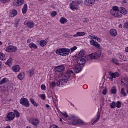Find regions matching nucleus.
<instances>
[{"instance_id": "nucleus-1", "label": "nucleus", "mask_w": 128, "mask_h": 128, "mask_svg": "<svg viewBox=\"0 0 128 128\" xmlns=\"http://www.w3.org/2000/svg\"><path fill=\"white\" fill-rule=\"evenodd\" d=\"M110 14L115 18H122V14H128V10L124 8H120V9L117 6H113L110 12Z\"/></svg>"}, {"instance_id": "nucleus-2", "label": "nucleus", "mask_w": 128, "mask_h": 128, "mask_svg": "<svg viewBox=\"0 0 128 128\" xmlns=\"http://www.w3.org/2000/svg\"><path fill=\"white\" fill-rule=\"evenodd\" d=\"M102 56V51L98 50L95 52L94 53H92L86 56L87 60H92V58H100Z\"/></svg>"}, {"instance_id": "nucleus-3", "label": "nucleus", "mask_w": 128, "mask_h": 128, "mask_svg": "<svg viewBox=\"0 0 128 128\" xmlns=\"http://www.w3.org/2000/svg\"><path fill=\"white\" fill-rule=\"evenodd\" d=\"M57 54L66 56L70 54V50L66 48H59L56 51Z\"/></svg>"}, {"instance_id": "nucleus-4", "label": "nucleus", "mask_w": 128, "mask_h": 128, "mask_svg": "<svg viewBox=\"0 0 128 128\" xmlns=\"http://www.w3.org/2000/svg\"><path fill=\"white\" fill-rule=\"evenodd\" d=\"M28 122L32 124V126H36L38 124H40V120H38V118H31L28 120Z\"/></svg>"}, {"instance_id": "nucleus-5", "label": "nucleus", "mask_w": 128, "mask_h": 128, "mask_svg": "<svg viewBox=\"0 0 128 128\" xmlns=\"http://www.w3.org/2000/svg\"><path fill=\"white\" fill-rule=\"evenodd\" d=\"M20 104L24 106H26V108H28V106H30V102L26 98H22L20 100Z\"/></svg>"}, {"instance_id": "nucleus-6", "label": "nucleus", "mask_w": 128, "mask_h": 128, "mask_svg": "<svg viewBox=\"0 0 128 128\" xmlns=\"http://www.w3.org/2000/svg\"><path fill=\"white\" fill-rule=\"evenodd\" d=\"M16 50H18V48L14 46H9L6 49V52H16Z\"/></svg>"}, {"instance_id": "nucleus-7", "label": "nucleus", "mask_w": 128, "mask_h": 128, "mask_svg": "<svg viewBox=\"0 0 128 128\" xmlns=\"http://www.w3.org/2000/svg\"><path fill=\"white\" fill-rule=\"evenodd\" d=\"M118 76H120V74L118 72H109V76H108V78L112 82L114 80V78H118Z\"/></svg>"}, {"instance_id": "nucleus-8", "label": "nucleus", "mask_w": 128, "mask_h": 128, "mask_svg": "<svg viewBox=\"0 0 128 128\" xmlns=\"http://www.w3.org/2000/svg\"><path fill=\"white\" fill-rule=\"evenodd\" d=\"M70 8L72 10H78L80 8V6L74 2V0H73L70 4Z\"/></svg>"}, {"instance_id": "nucleus-9", "label": "nucleus", "mask_w": 128, "mask_h": 128, "mask_svg": "<svg viewBox=\"0 0 128 128\" xmlns=\"http://www.w3.org/2000/svg\"><path fill=\"white\" fill-rule=\"evenodd\" d=\"M90 44L91 46H94L98 50H102V47L100 46V44H98V42L94 41V40H90Z\"/></svg>"}, {"instance_id": "nucleus-10", "label": "nucleus", "mask_w": 128, "mask_h": 128, "mask_svg": "<svg viewBox=\"0 0 128 128\" xmlns=\"http://www.w3.org/2000/svg\"><path fill=\"white\" fill-rule=\"evenodd\" d=\"M24 4V0H14L13 5L14 6H20Z\"/></svg>"}, {"instance_id": "nucleus-11", "label": "nucleus", "mask_w": 128, "mask_h": 128, "mask_svg": "<svg viewBox=\"0 0 128 128\" xmlns=\"http://www.w3.org/2000/svg\"><path fill=\"white\" fill-rule=\"evenodd\" d=\"M95 2L96 0H85L84 4L86 6H92Z\"/></svg>"}, {"instance_id": "nucleus-12", "label": "nucleus", "mask_w": 128, "mask_h": 128, "mask_svg": "<svg viewBox=\"0 0 128 128\" xmlns=\"http://www.w3.org/2000/svg\"><path fill=\"white\" fill-rule=\"evenodd\" d=\"M14 118V113L12 112H10L6 116V120L7 122H10Z\"/></svg>"}, {"instance_id": "nucleus-13", "label": "nucleus", "mask_w": 128, "mask_h": 128, "mask_svg": "<svg viewBox=\"0 0 128 128\" xmlns=\"http://www.w3.org/2000/svg\"><path fill=\"white\" fill-rule=\"evenodd\" d=\"M54 70L55 72H64V66L62 65L56 66L54 67Z\"/></svg>"}, {"instance_id": "nucleus-14", "label": "nucleus", "mask_w": 128, "mask_h": 128, "mask_svg": "<svg viewBox=\"0 0 128 128\" xmlns=\"http://www.w3.org/2000/svg\"><path fill=\"white\" fill-rule=\"evenodd\" d=\"M82 68L80 65L78 64H76L74 65V70L75 74H78V72H81Z\"/></svg>"}, {"instance_id": "nucleus-15", "label": "nucleus", "mask_w": 128, "mask_h": 128, "mask_svg": "<svg viewBox=\"0 0 128 128\" xmlns=\"http://www.w3.org/2000/svg\"><path fill=\"white\" fill-rule=\"evenodd\" d=\"M85 63L86 60H84V58H80L77 59V64H78L79 66H83Z\"/></svg>"}, {"instance_id": "nucleus-16", "label": "nucleus", "mask_w": 128, "mask_h": 128, "mask_svg": "<svg viewBox=\"0 0 128 128\" xmlns=\"http://www.w3.org/2000/svg\"><path fill=\"white\" fill-rule=\"evenodd\" d=\"M66 84V82L64 81V79H62V80H57L56 86H60V84H61L62 86H64Z\"/></svg>"}, {"instance_id": "nucleus-17", "label": "nucleus", "mask_w": 128, "mask_h": 128, "mask_svg": "<svg viewBox=\"0 0 128 128\" xmlns=\"http://www.w3.org/2000/svg\"><path fill=\"white\" fill-rule=\"evenodd\" d=\"M72 124H80L81 126H84V122L81 120H74Z\"/></svg>"}, {"instance_id": "nucleus-18", "label": "nucleus", "mask_w": 128, "mask_h": 128, "mask_svg": "<svg viewBox=\"0 0 128 128\" xmlns=\"http://www.w3.org/2000/svg\"><path fill=\"white\" fill-rule=\"evenodd\" d=\"M24 26H27L29 28H34V24L32 22L26 21L24 22Z\"/></svg>"}, {"instance_id": "nucleus-19", "label": "nucleus", "mask_w": 128, "mask_h": 128, "mask_svg": "<svg viewBox=\"0 0 128 128\" xmlns=\"http://www.w3.org/2000/svg\"><path fill=\"white\" fill-rule=\"evenodd\" d=\"M18 14V12H16V10H10V14H9V16L10 18H14V16H16Z\"/></svg>"}, {"instance_id": "nucleus-20", "label": "nucleus", "mask_w": 128, "mask_h": 128, "mask_svg": "<svg viewBox=\"0 0 128 128\" xmlns=\"http://www.w3.org/2000/svg\"><path fill=\"white\" fill-rule=\"evenodd\" d=\"M110 34L112 36H116V34H118V32L116 29H111L110 31Z\"/></svg>"}, {"instance_id": "nucleus-21", "label": "nucleus", "mask_w": 128, "mask_h": 128, "mask_svg": "<svg viewBox=\"0 0 128 128\" xmlns=\"http://www.w3.org/2000/svg\"><path fill=\"white\" fill-rule=\"evenodd\" d=\"M12 70H13L14 72H20V66L18 65L13 66L12 68Z\"/></svg>"}, {"instance_id": "nucleus-22", "label": "nucleus", "mask_w": 128, "mask_h": 128, "mask_svg": "<svg viewBox=\"0 0 128 128\" xmlns=\"http://www.w3.org/2000/svg\"><path fill=\"white\" fill-rule=\"evenodd\" d=\"M86 33L84 32H78L76 34L73 35V36L74 38H76L78 36H84Z\"/></svg>"}, {"instance_id": "nucleus-23", "label": "nucleus", "mask_w": 128, "mask_h": 128, "mask_svg": "<svg viewBox=\"0 0 128 128\" xmlns=\"http://www.w3.org/2000/svg\"><path fill=\"white\" fill-rule=\"evenodd\" d=\"M64 78L63 80L66 82V83L68 82V80L70 78V74H68L67 72L64 74Z\"/></svg>"}, {"instance_id": "nucleus-24", "label": "nucleus", "mask_w": 128, "mask_h": 128, "mask_svg": "<svg viewBox=\"0 0 128 128\" xmlns=\"http://www.w3.org/2000/svg\"><path fill=\"white\" fill-rule=\"evenodd\" d=\"M24 72H21L18 76V80H22L24 78Z\"/></svg>"}, {"instance_id": "nucleus-25", "label": "nucleus", "mask_w": 128, "mask_h": 128, "mask_svg": "<svg viewBox=\"0 0 128 128\" xmlns=\"http://www.w3.org/2000/svg\"><path fill=\"white\" fill-rule=\"evenodd\" d=\"M30 102H31V104H33V106H38V103L37 102H36L34 100V98H30Z\"/></svg>"}, {"instance_id": "nucleus-26", "label": "nucleus", "mask_w": 128, "mask_h": 128, "mask_svg": "<svg viewBox=\"0 0 128 128\" xmlns=\"http://www.w3.org/2000/svg\"><path fill=\"white\" fill-rule=\"evenodd\" d=\"M5 64L6 66H12V58H9Z\"/></svg>"}, {"instance_id": "nucleus-27", "label": "nucleus", "mask_w": 128, "mask_h": 128, "mask_svg": "<svg viewBox=\"0 0 128 128\" xmlns=\"http://www.w3.org/2000/svg\"><path fill=\"white\" fill-rule=\"evenodd\" d=\"M46 44H48V42H47V40H41L40 41V46H45Z\"/></svg>"}, {"instance_id": "nucleus-28", "label": "nucleus", "mask_w": 128, "mask_h": 128, "mask_svg": "<svg viewBox=\"0 0 128 128\" xmlns=\"http://www.w3.org/2000/svg\"><path fill=\"white\" fill-rule=\"evenodd\" d=\"M8 82V79L6 78H2V80L0 81V86L2 84H6V82Z\"/></svg>"}, {"instance_id": "nucleus-29", "label": "nucleus", "mask_w": 128, "mask_h": 128, "mask_svg": "<svg viewBox=\"0 0 128 128\" xmlns=\"http://www.w3.org/2000/svg\"><path fill=\"white\" fill-rule=\"evenodd\" d=\"M100 112H98L96 115V118L94 121V124H96V122H98L100 120Z\"/></svg>"}, {"instance_id": "nucleus-30", "label": "nucleus", "mask_w": 128, "mask_h": 128, "mask_svg": "<svg viewBox=\"0 0 128 128\" xmlns=\"http://www.w3.org/2000/svg\"><path fill=\"white\" fill-rule=\"evenodd\" d=\"M28 10V4H24L22 9V14H26Z\"/></svg>"}, {"instance_id": "nucleus-31", "label": "nucleus", "mask_w": 128, "mask_h": 128, "mask_svg": "<svg viewBox=\"0 0 128 128\" xmlns=\"http://www.w3.org/2000/svg\"><path fill=\"white\" fill-rule=\"evenodd\" d=\"M30 48H38V46L34 43L32 42L29 44Z\"/></svg>"}, {"instance_id": "nucleus-32", "label": "nucleus", "mask_w": 128, "mask_h": 128, "mask_svg": "<svg viewBox=\"0 0 128 128\" xmlns=\"http://www.w3.org/2000/svg\"><path fill=\"white\" fill-rule=\"evenodd\" d=\"M110 92L112 93L113 94H116V88L114 86H113L111 88Z\"/></svg>"}, {"instance_id": "nucleus-33", "label": "nucleus", "mask_w": 128, "mask_h": 128, "mask_svg": "<svg viewBox=\"0 0 128 128\" xmlns=\"http://www.w3.org/2000/svg\"><path fill=\"white\" fill-rule=\"evenodd\" d=\"M122 106V102L120 101H118L117 102H116L115 104V108H120Z\"/></svg>"}, {"instance_id": "nucleus-34", "label": "nucleus", "mask_w": 128, "mask_h": 128, "mask_svg": "<svg viewBox=\"0 0 128 128\" xmlns=\"http://www.w3.org/2000/svg\"><path fill=\"white\" fill-rule=\"evenodd\" d=\"M60 22L61 24H65V22H68V20H66V18H61L60 19Z\"/></svg>"}, {"instance_id": "nucleus-35", "label": "nucleus", "mask_w": 128, "mask_h": 128, "mask_svg": "<svg viewBox=\"0 0 128 128\" xmlns=\"http://www.w3.org/2000/svg\"><path fill=\"white\" fill-rule=\"evenodd\" d=\"M0 60H6V56H4V54L2 52H0Z\"/></svg>"}, {"instance_id": "nucleus-36", "label": "nucleus", "mask_w": 128, "mask_h": 128, "mask_svg": "<svg viewBox=\"0 0 128 128\" xmlns=\"http://www.w3.org/2000/svg\"><path fill=\"white\" fill-rule=\"evenodd\" d=\"M14 116H16V118H20V112H18V110H14Z\"/></svg>"}, {"instance_id": "nucleus-37", "label": "nucleus", "mask_w": 128, "mask_h": 128, "mask_svg": "<svg viewBox=\"0 0 128 128\" xmlns=\"http://www.w3.org/2000/svg\"><path fill=\"white\" fill-rule=\"evenodd\" d=\"M75 2L76 3V4H77V6H82V4H84V1L82 0H78Z\"/></svg>"}, {"instance_id": "nucleus-38", "label": "nucleus", "mask_w": 128, "mask_h": 128, "mask_svg": "<svg viewBox=\"0 0 128 128\" xmlns=\"http://www.w3.org/2000/svg\"><path fill=\"white\" fill-rule=\"evenodd\" d=\"M110 108H115L116 102H112V103H110Z\"/></svg>"}, {"instance_id": "nucleus-39", "label": "nucleus", "mask_w": 128, "mask_h": 128, "mask_svg": "<svg viewBox=\"0 0 128 128\" xmlns=\"http://www.w3.org/2000/svg\"><path fill=\"white\" fill-rule=\"evenodd\" d=\"M121 94L122 96H126V92H124V88H122L120 90Z\"/></svg>"}, {"instance_id": "nucleus-40", "label": "nucleus", "mask_w": 128, "mask_h": 128, "mask_svg": "<svg viewBox=\"0 0 128 128\" xmlns=\"http://www.w3.org/2000/svg\"><path fill=\"white\" fill-rule=\"evenodd\" d=\"M50 16H52V18H54V16H56V14H58L56 13V12L52 11L50 12Z\"/></svg>"}, {"instance_id": "nucleus-41", "label": "nucleus", "mask_w": 128, "mask_h": 128, "mask_svg": "<svg viewBox=\"0 0 128 128\" xmlns=\"http://www.w3.org/2000/svg\"><path fill=\"white\" fill-rule=\"evenodd\" d=\"M29 74L30 76H32L33 74H34V69H31L29 70Z\"/></svg>"}, {"instance_id": "nucleus-42", "label": "nucleus", "mask_w": 128, "mask_h": 128, "mask_svg": "<svg viewBox=\"0 0 128 128\" xmlns=\"http://www.w3.org/2000/svg\"><path fill=\"white\" fill-rule=\"evenodd\" d=\"M88 38H91L92 40V39L93 40H98V36H94L92 34L88 36Z\"/></svg>"}, {"instance_id": "nucleus-43", "label": "nucleus", "mask_w": 128, "mask_h": 128, "mask_svg": "<svg viewBox=\"0 0 128 128\" xmlns=\"http://www.w3.org/2000/svg\"><path fill=\"white\" fill-rule=\"evenodd\" d=\"M79 56L81 57H84V50H81L79 52Z\"/></svg>"}, {"instance_id": "nucleus-44", "label": "nucleus", "mask_w": 128, "mask_h": 128, "mask_svg": "<svg viewBox=\"0 0 128 128\" xmlns=\"http://www.w3.org/2000/svg\"><path fill=\"white\" fill-rule=\"evenodd\" d=\"M39 96L42 100H46V95H44V94H40L39 95Z\"/></svg>"}, {"instance_id": "nucleus-45", "label": "nucleus", "mask_w": 128, "mask_h": 128, "mask_svg": "<svg viewBox=\"0 0 128 128\" xmlns=\"http://www.w3.org/2000/svg\"><path fill=\"white\" fill-rule=\"evenodd\" d=\"M18 22H20V20H16V22L14 24V26L16 28H17L18 27Z\"/></svg>"}, {"instance_id": "nucleus-46", "label": "nucleus", "mask_w": 128, "mask_h": 128, "mask_svg": "<svg viewBox=\"0 0 128 128\" xmlns=\"http://www.w3.org/2000/svg\"><path fill=\"white\" fill-rule=\"evenodd\" d=\"M56 82H52V84H50V88H54V86H56Z\"/></svg>"}, {"instance_id": "nucleus-47", "label": "nucleus", "mask_w": 128, "mask_h": 128, "mask_svg": "<svg viewBox=\"0 0 128 128\" xmlns=\"http://www.w3.org/2000/svg\"><path fill=\"white\" fill-rule=\"evenodd\" d=\"M76 48H78L76 46H74V47L72 48H70L71 52H74V50H76Z\"/></svg>"}, {"instance_id": "nucleus-48", "label": "nucleus", "mask_w": 128, "mask_h": 128, "mask_svg": "<svg viewBox=\"0 0 128 128\" xmlns=\"http://www.w3.org/2000/svg\"><path fill=\"white\" fill-rule=\"evenodd\" d=\"M41 88V90H46V86L44 85V84H42L40 86Z\"/></svg>"}, {"instance_id": "nucleus-49", "label": "nucleus", "mask_w": 128, "mask_h": 128, "mask_svg": "<svg viewBox=\"0 0 128 128\" xmlns=\"http://www.w3.org/2000/svg\"><path fill=\"white\" fill-rule=\"evenodd\" d=\"M112 62L113 64H118V60H116L112 59Z\"/></svg>"}, {"instance_id": "nucleus-50", "label": "nucleus", "mask_w": 128, "mask_h": 128, "mask_svg": "<svg viewBox=\"0 0 128 128\" xmlns=\"http://www.w3.org/2000/svg\"><path fill=\"white\" fill-rule=\"evenodd\" d=\"M126 56L124 55H120V58H121L122 60H126Z\"/></svg>"}, {"instance_id": "nucleus-51", "label": "nucleus", "mask_w": 128, "mask_h": 128, "mask_svg": "<svg viewBox=\"0 0 128 128\" xmlns=\"http://www.w3.org/2000/svg\"><path fill=\"white\" fill-rule=\"evenodd\" d=\"M83 22H84V24H88V18H84Z\"/></svg>"}, {"instance_id": "nucleus-52", "label": "nucleus", "mask_w": 128, "mask_h": 128, "mask_svg": "<svg viewBox=\"0 0 128 128\" xmlns=\"http://www.w3.org/2000/svg\"><path fill=\"white\" fill-rule=\"evenodd\" d=\"M10 0H0L2 4H6V2H8Z\"/></svg>"}, {"instance_id": "nucleus-53", "label": "nucleus", "mask_w": 128, "mask_h": 128, "mask_svg": "<svg viewBox=\"0 0 128 128\" xmlns=\"http://www.w3.org/2000/svg\"><path fill=\"white\" fill-rule=\"evenodd\" d=\"M124 27L125 28H128V22H126L124 24Z\"/></svg>"}, {"instance_id": "nucleus-54", "label": "nucleus", "mask_w": 128, "mask_h": 128, "mask_svg": "<svg viewBox=\"0 0 128 128\" xmlns=\"http://www.w3.org/2000/svg\"><path fill=\"white\" fill-rule=\"evenodd\" d=\"M50 128H59L57 126L54 124V125L50 126Z\"/></svg>"}, {"instance_id": "nucleus-55", "label": "nucleus", "mask_w": 128, "mask_h": 128, "mask_svg": "<svg viewBox=\"0 0 128 128\" xmlns=\"http://www.w3.org/2000/svg\"><path fill=\"white\" fill-rule=\"evenodd\" d=\"M62 114L65 116V118H68V114H66V112L64 113H62Z\"/></svg>"}, {"instance_id": "nucleus-56", "label": "nucleus", "mask_w": 128, "mask_h": 128, "mask_svg": "<svg viewBox=\"0 0 128 128\" xmlns=\"http://www.w3.org/2000/svg\"><path fill=\"white\" fill-rule=\"evenodd\" d=\"M67 72L69 74L70 76L71 74H72V70H68Z\"/></svg>"}, {"instance_id": "nucleus-57", "label": "nucleus", "mask_w": 128, "mask_h": 128, "mask_svg": "<svg viewBox=\"0 0 128 128\" xmlns=\"http://www.w3.org/2000/svg\"><path fill=\"white\" fill-rule=\"evenodd\" d=\"M102 94H104V96H106V90L105 89L102 92Z\"/></svg>"}, {"instance_id": "nucleus-58", "label": "nucleus", "mask_w": 128, "mask_h": 128, "mask_svg": "<svg viewBox=\"0 0 128 128\" xmlns=\"http://www.w3.org/2000/svg\"><path fill=\"white\" fill-rule=\"evenodd\" d=\"M2 62L1 61H0V70H2Z\"/></svg>"}, {"instance_id": "nucleus-59", "label": "nucleus", "mask_w": 128, "mask_h": 128, "mask_svg": "<svg viewBox=\"0 0 128 128\" xmlns=\"http://www.w3.org/2000/svg\"><path fill=\"white\" fill-rule=\"evenodd\" d=\"M125 52H128V47H126V48H125Z\"/></svg>"}, {"instance_id": "nucleus-60", "label": "nucleus", "mask_w": 128, "mask_h": 128, "mask_svg": "<svg viewBox=\"0 0 128 128\" xmlns=\"http://www.w3.org/2000/svg\"><path fill=\"white\" fill-rule=\"evenodd\" d=\"M97 40H98V42H102V40H100V38H98Z\"/></svg>"}, {"instance_id": "nucleus-61", "label": "nucleus", "mask_w": 128, "mask_h": 128, "mask_svg": "<svg viewBox=\"0 0 128 128\" xmlns=\"http://www.w3.org/2000/svg\"><path fill=\"white\" fill-rule=\"evenodd\" d=\"M119 28H122V24H120Z\"/></svg>"}, {"instance_id": "nucleus-62", "label": "nucleus", "mask_w": 128, "mask_h": 128, "mask_svg": "<svg viewBox=\"0 0 128 128\" xmlns=\"http://www.w3.org/2000/svg\"><path fill=\"white\" fill-rule=\"evenodd\" d=\"M122 2H124V4H126V2H127L126 0H122Z\"/></svg>"}, {"instance_id": "nucleus-63", "label": "nucleus", "mask_w": 128, "mask_h": 128, "mask_svg": "<svg viewBox=\"0 0 128 128\" xmlns=\"http://www.w3.org/2000/svg\"><path fill=\"white\" fill-rule=\"evenodd\" d=\"M27 42H28V44H30V39H28V40H27Z\"/></svg>"}, {"instance_id": "nucleus-64", "label": "nucleus", "mask_w": 128, "mask_h": 128, "mask_svg": "<svg viewBox=\"0 0 128 128\" xmlns=\"http://www.w3.org/2000/svg\"><path fill=\"white\" fill-rule=\"evenodd\" d=\"M46 108H50V105H48V104H46Z\"/></svg>"}]
</instances>
